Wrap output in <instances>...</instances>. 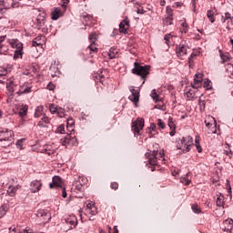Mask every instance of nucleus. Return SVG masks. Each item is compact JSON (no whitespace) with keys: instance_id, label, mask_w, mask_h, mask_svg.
Returning <instances> with one entry per match:
<instances>
[{"instance_id":"3","label":"nucleus","mask_w":233,"mask_h":233,"mask_svg":"<svg viewBox=\"0 0 233 233\" xmlns=\"http://www.w3.org/2000/svg\"><path fill=\"white\" fill-rule=\"evenodd\" d=\"M134 66L135 67L132 69L133 74L140 76L142 79H145V77L148 76L150 66H139L137 62H135Z\"/></svg>"},{"instance_id":"37","label":"nucleus","mask_w":233,"mask_h":233,"mask_svg":"<svg viewBox=\"0 0 233 233\" xmlns=\"http://www.w3.org/2000/svg\"><path fill=\"white\" fill-rule=\"evenodd\" d=\"M60 143L63 147H66L70 143V136L66 135V137L61 138Z\"/></svg>"},{"instance_id":"28","label":"nucleus","mask_w":233,"mask_h":233,"mask_svg":"<svg viewBox=\"0 0 233 233\" xmlns=\"http://www.w3.org/2000/svg\"><path fill=\"white\" fill-rule=\"evenodd\" d=\"M53 185H55V187H58L61 188V187L63 185V180L61 179L60 177L55 176L53 177Z\"/></svg>"},{"instance_id":"56","label":"nucleus","mask_w":233,"mask_h":233,"mask_svg":"<svg viewBox=\"0 0 233 233\" xmlns=\"http://www.w3.org/2000/svg\"><path fill=\"white\" fill-rule=\"evenodd\" d=\"M167 13L168 14V15H172V8L170 6L167 7Z\"/></svg>"},{"instance_id":"11","label":"nucleus","mask_w":233,"mask_h":233,"mask_svg":"<svg viewBox=\"0 0 233 233\" xmlns=\"http://www.w3.org/2000/svg\"><path fill=\"white\" fill-rule=\"evenodd\" d=\"M43 187V183L41 180H33L30 184V190L33 194H35L36 192H39L41 190V187Z\"/></svg>"},{"instance_id":"50","label":"nucleus","mask_w":233,"mask_h":233,"mask_svg":"<svg viewBox=\"0 0 233 233\" xmlns=\"http://www.w3.org/2000/svg\"><path fill=\"white\" fill-rule=\"evenodd\" d=\"M72 127H74V119L68 118L67 119V128H72Z\"/></svg>"},{"instance_id":"46","label":"nucleus","mask_w":233,"mask_h":233,"mask_svg":"<svg viewBox=\"0 0 233 233\" xmlns=\"http://www.w3.org/2000/svg\"><path fill=\"white\" fill-rule=\"evenodd\" d=\"M65 132V126L64 125H60L57 128L56 133V134H63Z\"/></svg>"},{"instance_id":"45","label":"nucleus","mask_w":233,"mask_h":233,"mask_svg":"<svg viewBox=\"0 0 233 233\" xmlns=\"http://www.w3.org/2000/svg\"><path fill=\"white\" fill-rule=\"evenodd\" d=\"M56 114L58 117H65V109H63V107H58Z\"/></svg>"},{"instance_id":"26","label":"nucleus","mask_w":233,"mask_h":233,"mask_svg":"<svg viewBox=\"0 0 233 233\" xmlns=\"http://www.w3.org/2000/svg\"><path fill=\"white\" fill-rule=\"evenodd\" d=\"M225 205V196L219 193L217 198V207H224Z\"/></svg>"},{"instance_id":"12","label":"nucleus","mask_w":233,"mask_h":233,"mask_svg":"<svg viewBox=\"0 0 233 233\" xmlns=\"http://www.w3.org/2000/svg\"><path fill=\"white\" fill-rule=\"evenodd\" d=\"M131 96H129V101H132L133 103L137 104L139 102V91L137 89H135L134 87H130Z\"/></svg>"},{"instance_id":"14","label":"nucleus","mask_w":233,"mask_h":233,"mask_svg":"<svg viewBox=\"0 0 233 233\" xmlns=\"http://www.w3.org/2000/svg\"><path fill=\"white\" fill-rule=\"evenodd\" d=\"M37 218H42L45 221H50V213L46 209H39L36 212Z\"/></svg>"},{"instance_id":"61","label":"nucleus","mask_w":233,"mask_h":233,"mask_svg":"<svg viewBox=\"0 0 233 233\" xmlns=\"http://www.w3.org/2000/svg\"><path fill=\"white\" fill-rule=\"evenodd\" d=\"M193 57H196L195 54H191L190 57L188 58V63H190V61H192Z\"/></svg>"},{"instance_id":"59","label":"nucleus","mask_w":233,"mask_h":233,"mask_svg":"<svg viewBox=\"0 0 233 233\" xmlns=\"http://www.w3.org/2000/svg\"><path fill=\"white\" fill-rule=\"evenodd\" d=\"M155 108L158 109V110H165V106L159 107L158 105L155 106Z\"/></svg>"},{"instance_id":"52","label":"nucleus","mask_w":233,"mask_h":233,"mask_svg":"<svg viewBox=\"0 0 233 233\" xmlns=\"http://www.w3.org/2000/svg\"><path fill=\"white\" fill-rule=\"evenodd\" d=\"M157 126L159 127V128H165V122L161 119L157 120Z\"/></svg>"},{"instance_id":"6","label":"nucleus","mask_w":233,"mask_h":233,"mask_svg":"<svg viewBox=\"0 0 233 233\" xmlns=\"http://www.w3.org/2000/svg\"><path fill=\"white\" fill-rule=\"evenodd\" d=\"M188 46L185 44H179L176 47V53L177 56L179 57V59H185L187 57Z\"/></svg>"},{"instance_id":"18","label":"nucleus","mask_w":233,"mask_h":233,"mask_svg":"<svg viewBox=\"0 0 233 233\" xmlns=\"http://www.w3.org/2000/svg\"><path fill=\"white\" fill-rule=\"evenodd\" d=\"M218 52H219L222 64L228 63V61H230L231 59L230 53L223 52V50H219Z\"/></svg>"},{"instance_id":"23","label":"nucleus","mask_w":233,"mask_h":233,"mask_svg":"<svg viewBox=\"0 0 233 233\" xmlns=\"http://www.w3.org/2000/svg\"><path fill=\"white\" fill-rule=\"evenodd\" d=\"M65 221L67 225H70V228L76 227L77 225V218H76L74 216L66 218Z\"/></svg>"},{"instance_id":"25","label":"nucleus","mask_w":233,"mask_h":233,"mask_svg":"<svg viewBox=\"0 0 233 233\" xmlns=\"http://www.w3.org/2000/svg\"><path fill=\"white\" fill-rule=\"evenodd\" d=\"M15 86V84L14 83V79L10 78L8 80V82L6 83V88L8 90V92H10L11 94H14L15 90L14 87Z\"/></svg>"},{"instance_id":"32","label":"nucleus","mask_w":233,"mask_h":233,"mask_svg":"<svg viewBox=\"0 0 233 233\" xmlns=\"http://www.w3.org/2000/svg\"><path fill=\"white\" fill-rule=\"evenodd\" d=\"M33 46H41L43 45V40L41 39V36H37L33 40L32 43Z\"/></svg>"},{"instance_id":"7","label":"nucleus","mask_w":233,"mask_h":233,"mask_svg":"<svg viewBox=\"0 0 233 233\" xmlns=\"http://www.w3.org/2000/svg\"><path fill=\"white\" fill-rule=\"evenodd\" d=\"M85 214L87 216V218H92V216H96V214H97V208H96V204L94 202H89L86 204Z\"/></svg>"},{"instance_id":"15","label":"nucleus","mask_w":233,"mask_h":233,"mask_svg":"<svg viewBox=\"0 0 233 233\" xmlns=\"http://www.w3.org/2000/svg\"><path fill=\"white\" fill-rule=\"evenodd\" d=\"M32 92V86H28L27 83L20 86L18 90V96H23V94H30Z\"/></svg>"},{"instance_id":"48","label":"nucleus","mask_w":233,"mask_h":233,"mask_svg":"<svg viewBox=\"0 0 233 233\" xmlns=\"http://www.w3.org/2000/svg\"><path fill=\"white\" fill-rule=\"evenodd\" d=\"M168 127H169V128H176V125H174V119L172 118V117H170L169 116V118H168Z\"/></svg>"},{"instance_id":"51","label":"nucleus","mask_w":233,"mask_h":233,"mask_svg":"<svg viewBox=\"0 0 233 233\" xmlns=\"http://www.w3.org/2000/svg\"><path fill=\"white\" fill-rule=\"evenodd\" d=\"M164 39L166 41V44L168 45V43H170V39H172V35L171 34L166 35Z\"/></svg>"},{"instance_id":"36","label":"nucleus","mask_w":233,"mask_h":233,"mask_svg":"<svg viewBox=\"0 0 233 233\" xmlns=\"http://www.w3.org/2000/svg\"><path fill=\"white\" fill-rule=\"evenodd\" d=\"M150 96L152 97L153 101H155V103H157V101H159V95H157L156 89H153L151 91Z\"/></svg>"},{"instance_id":"39","label":"nucleus","mask_w":233,"mask_h":233,"mask_svg":"<svg viewBox=\"0 0 233 233\" xmlns=\"http://www.w3.org/2000/svg\"><path fill=\"white\" fill-rule=\"evenodd\" d=\"M199 136H197L195 138V143H196V147H197V150L199 154H201V152H203V149L201 148V145H199Z\"/></svg>"},{"instance_id":"55","label":"nucleus","mask_w":233,"mask_h":233,"mask_svg":"<svg viewBox=\"0 0 233 233\" xmlns=\"http://www.w3.org/2000/svg\"><path fill=\"white\" fill-rule=\"evenodd\" d=\"M54 88H56V86L52 83H49L47 85V90H54Z\"/></svg>"},{"instance_id":"4","label":"nucleus","mask_w":233,"mask_h":233,"mask_svg":"<svg viewBox=\"0 0 233 233\" xmlns=\"http://www.w3.org/2000/svg\"><path fill=\"white\" fill-rule=\"evenodd\" d=\"M10 45L12 48H15L14 59H19L20 57H23V43L19 42V40H13Z\"/></svg>"},{"instance_id":"38","label":"nucleus","mask_w":233,"mask_h":233,"mask_svg":"<svg viewBox=\"0 0 233 233\" xmlns=\"http://www.w3.org/2000/svg\"><path fill=\"white\" fill-rule=\"evenodd\" d=\"M43 116V107L37 106L35 110V117H41Z\"/></svg>"},{"instance_id":"21","label":"nucleus","mask_w":233,"mask_h":233,"mask_svg":"<svg viewBox=\"0 0 233 233\" xmlns=\"http://www.w3.org/2000/svg\"><path fill=\"white\" fill-rule=\"evenodd\" d=\"M61 8L59 7H55L51 12V19L53 21H57V19L61 17Z\"/></svg>"},{"instance_id":"62","label":"nucleus","mask_w":233,"mask_h":233,"mask_svg":"<svg viewBox=\"0 0 233 233\" xmlns=\"http://www.w3.org/2000/svg\"><path fill=\"white\" fill-rule=\"evenodd\" d=\"M114 233H119V230L117 229V226L114 227Z\"/></svg>"},{"instance_id":"19","label":"nucleus","mask_w":233,"mask_h":233,"mask_svg":"<svg viewBox=\"0 0 233 233\" xmlns=\"http://www.w3.org/2000/svg\"><path fill=\"white\" fill-rule=\"evenodd\" d=\"M208 119L213 121V124L205 120V125L208 128H212V134H216V118H214V116H208Z\"/></svg>"},{"instance_id":"63","label":"nucleus","mask_w":233,"mask_h":233,"mask_svg":"<svg viewBox=\"0 0 233 233\" xmlns=\"http://www.w3.org/2000/svg\"><path fill=\"white\" fill-rule=\"evenodd\" d=\"M54 152H55L54 148H51V152H47V154H48V156H50V154L52 155V154H54Z\"/></svg>"},{"instance_id":"60","label":"nucleus","mask_w":233,"mask_h":233,"mask_svg":"<svg viewBox=\"0 0 233 233\" xmlns=\"http://www.w3.org/2000/svg\"><path fill=\"white\" fill-rule=\"evenodd\" d=\"M165 5H167V1L161 0L160 1V6H165Z\"/></svg>"},{"instance_id":"34","label":"nucleus","mask_w":233,"mask_h":233,"mask_svg":"<svg viewBox=\"0 0 233 233\" xmlns=\"http://www.w3.org/2000/svg\"><path fill=\"white\" fill-rule=\"evenodd\" d=\"M224 152L228 157H232V150L230 149V146L228 144L225 145Z\"/></svg>"},{"instance_id":"30","label":"nucleus","mask_w":233,"mask_h":233,"mask_svg":"<svg viewBox=\"0 0 233 233\" xmlns=\"http://www.w3.org/2000/svg\"><path fill=\"white\" fill-rule=\"evenodd\" d=\"M107 55L109 59H116V57H117V50L115 48H110Z\"/></svg>"},{"instance_id":"5","label":"nucleus","mask_w":233,"mask_h":233,"mask_svg":"<svg viewBox=\"0 0 233 233\" xmlns=\"http://www.w3.org/2000/svg\"><path fill=\"white\" fill-rule=\"evenodd\" d=\"M46 13H42L40 15H37L36 17V28L37 30H43V32H45L46 30Z\"/></svg>"},{"instance_id":"64","label":"nucleus","mask_w":233,"mask_h":233,"mask_svg":"<svg viewBox=\"0 0 233 233\" xmlns=\"http://www.w3.org/2000/svg\"><path fill=\"white\" fill-rule=\"evenodd\" d=\"M151 128H152V130H154L156 128V125L155 124H151Z\"/></svg>"},{"instance_id":"40","label":"nucleus","mask_w":233,"mask_h":233,"mask_svg":"<svg viewBox=\"0 0 233 233\" xmlns=\"http://www.w3.org/2000/svg\"><path fill=\"white\" fill-rule=\"evenodd\" d=\"M58 109H59V107H57V106H56L54 104L49 105V111L51 114H57Z\"/></svg>"},{"instance_id":"8","label":"nucleus","mask_w":233,"mask_h":233,"mask_svg":"<svg viewBox=\"0 0 233 233\" xmlns=\"http://www.w3.org/2000/svg\"><path fill=\"white\" fill-rule=\"evenodd\" d=\"M96 41H97V35L91 34L89 35V43L91 45L89 46H87V50H89L90 54H94V53L97 52V46H96Z\"/></svg>"},{"instance_id":"41","label":"nucleus","mask_w":233,"mask_h":233,"mask_svg":"<svg viewBox=\"0 0 233 233\" xmlns=\"http://www.w3.org/2000/svg\"><path fill=\"white\" fill-rule=\"evenodd\" d=\"M181 25H182V28L180 29V32L182 34H187V32H188V24H187V22H183Z\"/></svg>"},{"instance_id":"1","label":"nucleus","mask_w":233,"mask_h":233,"mask_svg":"<svg viewBox=\"0 0 233 233\" xmlns=\"http://www.w3.org/2000/svg\"><path fill=\"white\" fill-rule=\"evenodd\" d=\"M146 157L147 158L148 165L150 167H157L159 165V161L162 163H166L165 153L158 152L157 150H153L146 153Z\"/></svg>"},{"instance_id":"49","label":"nucleus","mask_w":233,"mask_h":233,"mask_svg":"<svg viewBox=\"0 0 233 233\" xmlns=\"http://www.w3.org/2000/svg\"><path fill=\"white\" fill-rule=\"evenodd\" d=\"M230 18H231L230 13H226L225 16H222V23H226L227 20H228Z\"/></svg>"},{"instance_id":"24","label":"nucleus","mask_w":233,"mask_h":233,"mask_svg":"<svg viewBox=\"0 0 233 233\" xmlns=\"http://www.w3.org/2000/svg\"><path fill=\"white\" fill-rule=\"evenodd\" d=\"M27 112H28V106L26 105H22L18 109V115L20 116V117H25Z\"/></svg>"},{"instance_id":"16","label":"nucleus","mask_w":233,"mask_h":233,"mask_svg":"<svg viewBox=\"0 0 233 233\" xmlns=\"http://www.w3.org/2000/svg\"><path fill=\"white\" fill-rule=\"evenodd\" d=\"M203 82V74L198 73L195 75L193 88H198L201 86V83Z\"/></svg>"},{"instance_id":"53","label":"nucleus","mask_w":233,"mask_h":233,"mask_svg":"<svg viewBox=\"0 0 233 233\" xmlns=\"http://www.w3.org/2000/svg\"><path fill=\"white\" fill-rule=\"evenodd\" d=\"M111 188H112L113 190H117V188H119V184H117V183H116V182L112 183V184H111Z\"/></svg>"},{"instance_id":"29","label":"nucleus","mask_w":233,"mask_h":233,"mask_svg":"<svg viewBox=\"0 0 233 233\" xmlns=\"http://www.w3.org/2000/svg\"><path fill=\"white\" fill-rule=\"evenodd\" d=\"M17 192V187L14 186H9L7 188V194L11 197L14 198L15 196V193Z\"/></svg>"},{"instance_id":"17","label":"nucleus","mask_w":233,"mask_h":233,"mask_svg":"<svg viewBox=\"0 0 233 233\" xmlns=\"http://www.w3.org/2000/svg\"><path fill=\"white\" fill-rule=\"evenodd\" d=\"M185 96L189 101H191V99L196 98V90H194V88L191 87H187L185 89Z\"/></svg>"},{"instance_id":"44","label":"nucleus","mask_w":233,"mask_h":233,"mask_svg":"<svg viewBox=\"0 0 233 233\" xmlns=\"http://www.w3.org/2000/svg\"><path fill=\"white\" fill-rule=\"evenodd\" d=\"M180 183H182L183 185H190V179H188V177H180Z\"/></svg>"},{"instance_id":"31","label":"nucleus","mask_w":233,"mask_h":233,"mask_svg":"<svg viewBox=\"0 0 233 233\" xmlns=\"http://www.w3.org/2000/svg\"><path fill=\"white\" fill-rule=\"evenodd\" d=\"M6 212H8V206L3 205L0 207V218H5L6 216Z\"/></svg>"},{"instance_id":"43","label":"nucleus","mask_w":233,"mask_h":233,"mask_svg":"<svg viewBox=\"0 0 233 233\" xmlns=\"http://www.w3.org/2000/svg\"><path fill=\"white\" fill-rule=\"evenodd\" d=\"M207 16L209 19L210 23H214V11L208 10L207 13Z\"/></svg>"},{"instance_id":"27","label":"nucleus","mask_w":233,"mask_h":233,"mask_svg":"<svg viewBox=\"0 0 233 233\" xmlns=\"http://www.w3.org/2000/svg\"><path fill=\"white\" fill-rule=\"evenodd\" d=\"M127 30H128V23H127V21H123L119 24V31L122 34H126Z\"/></svg>"},{"instance_id":"22","label":"nucleus","mask_w":233,"mask_h":233,"mask_svg":"<svg viewBox=\"0 0 233 233\" xmlns=\"http://www.w3.org/2000/svg\"><path fill=\"white\" fill-rule=\"evenodd\" d=\"M5 36H0V55L4 54L5 55L6 52H8V46L5 44Z\"/></svg>"},{"instance_id":"54","label":"nucleus","mask_w":233,"mask_h":233,"mask_svg":"<svg viewBox=\"0 0 233 233\" xmlns=\"http://www.w3.org/2000/svg\"><path fill=\"white\" fill-rule=\"evenodd\" d=\"M16 147H17V148H20V150H21L23 148V141L18 140L16 142Z\"/></svg>"},{"instance_id":"9","label":"nucleus","mask_w":233,"mask_h":233,"mask_svg":"<svg viewBox=\"0 0 233 233\" xmlns=\"http://www.w3.org/2000/svg\"><path fill=\"white\" fill-rule=\"evenodd\" d=\"M143 127H145V120L137 118V121L132 123L131 128L135 134H139V130H143Z\"/></svg>"},{"instance_id":"2","label":"nucleus","mask_w":233,"mask_h":233,"mask_svg":"<svg viewBox=\"0 0 233 233\" xmlns=\"http://www.w3.org/2000/svg\"><path fill=\"white\" fill-rule=\"evenodd\" d=\"M194 145V138L188 136L180 139L177 145L178 150H182V152L187 153L190 152V147Z\"/></svg>"},{"instance_id":"33","label":"nucleus","mask_w":233,"mask_h":233,"mask_svg":"<svg viewBox=\"0 0 233 233\" xmlns=\"http://www.w3.org/2000/svg\"><path fill=\"white\" fill-rule=\"evenodd\" d=\"M174 20V18L172 17V15H167L164 21H163V24L166 25V26H169L170 25H172V21Z\"/></svg>"},{"instance_id":"20","label":"nucleus","mask_w":233,"mask_h":233,"mask_svg":"<svg viewBox=\"0 0 233 233\" xmlns=\"http://www.w3.org/2000/svg\"><path fill=\"white\" fill-rule=\"evenodd\" d=\"M48 123H50V118H48L46 115H43L40 121H38L37 127H40V128H45Z\"/></svg>"},{"instance_id":"35","label":"nucleus","mask_w":233,"mask_h":233,"mask_svg":"<svg viewBox=\"0 0 233 233\" xmlns=\"http://www.w3.org/2000/svg\"><path fill=\"white\" fill-rule=\"evenodd\" d=\"M8 5H6V3L5 1L0 0V14H5V10H8Z\"/></svg>"},{"instance_id":"47","label":"nucleus","mask_w":233,"mask_h":233,"mask_svg":"<svg viewBox=\"0 0 233 233\" xmlns=\"http://www.w3.org/2000/svg\"><path fill=\"white\" fill-rule=\"evenodd\" d=\"M193 212L195 214H200L201 210L199 209V208H198V205L194 204L192 207H191Z\"/></svg>"},{"instance_id":"13","label":"nucleus","mask_w":233,"mask_h":233,"mask_svg":"<svg viewBox=\"0 0 233 233\" xmlns=\"http://www.w3.org/2000/svg\"><path fill=\"white\" fill-rule=\"evenodd\" d=\"M223 231L224 232H232L233 230V219L228 218L223 222Z\"/></svg>"},{"instance_id":"42","label":"nucleus","mask_w":233,"mask_h":233,"mask_svg":"<svg viewBox=\"0 0 233 233\" xmlns=\"http://www.w3.org/2000/svg\"><path fill=\"white\" fill-rule=\"evenodd\" d=\"M204 88H206V90H212V81L210 80H206L204 82Z\"/></svg>"},{"instance_id":"58","label":"nucleus","mask_w":233,"mask_h":233,"mask_svg":"<svg viewBox=\"0 0 233 233\" xmlns=\"http://www.w3.org/2000/svg\"><path fill=\"white\" fill-rule=\"evenodd\" d=\"M62 197L66 198V189L65 187L62 189Z\"/></svg>"},{"instance_id":"57","label":"nucleus","mask_w":233,"mask_h":233,"mask_svg":"<svg viewBox=\"0 0 233 233\" xmlns=\"http://www.w3.org/2000/svg\"><path fill=\"white\" fill-rule=\"evenodd\" d=\"M15 230H16L15 227L9 228V233H15Z\"/></svg>"},{"instance_id":"10","label":"nucleus","mask_w":233,"mask_h":233,"mask_svg":"<svg viewBox=\"0 0 233 233\" xmlns=\"http://www.w3.org/2000/svg\"><path fill=\"white\" fill-rule=\"evenodd\" d=\"M0 141H12L14 139V131L5 129L0 132Z\"/></svg>"}]
</instances>
